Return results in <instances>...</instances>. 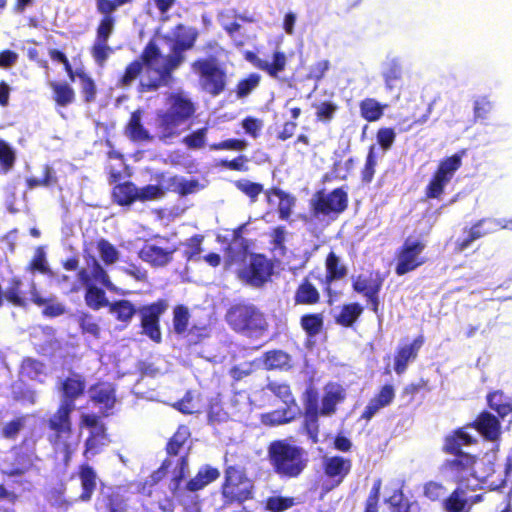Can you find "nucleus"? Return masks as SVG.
Segmentation results:
<instances>
[{
  "label": "nucleus",
  "mask_w": 512,
  "mask_h": 512,
  "mask_svg": "<svg viewBox=\"0 0 512 512\" xmlns=\"http://www.w3.org/2000/svg\"><path fill=\"white\" fill-rule=\"evenodd\" d=\"M220 492L225 505H241L254 497V484L244 467L226 465Z\"/></svg>",
  "instance_id": "423d86ee"
},
{
  "label": "nucleus",
  "mask_w": 512,
  "mask_h": 512,
  "mask_svg": "<svg viewBox=\"0 0 512 512\" xmlns=\"http://www.w3.org/2000/svg\"><path fill=\"white\" fill-rule=\"evenodd\" d=\"M478 457L471 453H460L443 463V468L448 471L457 483H463L468 475H474V467Z\"/></svg>",
  "instance_id": "6ab92c4d"
},
{
  "label": "nucleus",
  "mask_w": 512,
  "mask_h": 512,
  "mask_svg": "<svg viewBox=\"0 0 512 512\" xmlns=\"http://www.w3.org/2000/svg\"><path fill=\"white\" fill-rule=\"evenodd\" d=\"M319 415L320 414L303 413L301 431L308 436L312 444H317L319 442Z\"/></svg>",
  "instance_id": "e2e57ef3"
},
{
  "label": "nucleus",
  "mask_w": 512,
  "mask_h": 512,
  "mask_svg": "<svg viewBox=\"0 0 512 512\" xmlns=\"http://www.w3.org/2000/svg\"><path fill=\"white\" fill-rule=\"evenodd\" d=\"M225 321L234 332L249 337H261L269 329L264 312L248 301L230 305L225 314Z\"/></svg>",
  "instance_id": "39448f33"
},
{
  "label": "nucleus",
  "mask_w": 512,
  "mask_h": 512,
  "mask_svg": "<svg viewBox=\"0 0 512 512\" xmlns=\"http://www.w3.org/2000/svg\"><path fill=\"white\" fill-rule=\"evenodd\" d=\"M110 442L109 436L106 431H89V434L84 442V458L91 459L98 455L102 449Z\"/></svg>",
  "instance_id": "c9c22d12"
},
{
  "label": "nucleus",
  "mask_w": 512,
  "mask_h": 512,
  "mask_svg": "<svg viewBox=\"0 0 512 512\" xmlns=\"http://www.w3.org/2000/svg\"><path fill=\"white\" fill-rule=\"evenodd\" d=\"M203 241V235L194 234L189 239H187L185 243H183V245L186 247V249L183 252V257L185 258L186 262L201 260L200 254L203 251Z\"/></svg>",
  "instance_id": "bf43d9fd"
},
{
  "label": "nucleus",
  "mask_w": 512,
  "mask_h": 512,
  "mask_svg": "<svg viewBox=\"0 0 512 512\" xmlns=\"http://www.w3.org/2000/svg\"><path fill=\"white\" fill-rule=\"evenodd\" d=\"M161 57L159 46L154 40H150L143 48L139 58L125 67L122 76L119 78V85L129 87L142 74L144 66L151 69Z\"/></svg>",
  "instance_id": "2eb2a0df"
},
{
  "label": "nucleus",
  "mask_w": 512,
  "mask_h": 512,
  "mask_svg": "<svg viewBox=\"0 0 512 512\" xmlns=\"http://www.w3.org/2000/svg\"><path fill=\"white\" fill-rule=\"evenodd\" d=\"M381 76L384 88L392 101L398 102L405 88V67L399 57L388 58L382 66Z\"/></svg>",
  "instance_id": "dca6fc26"
},
{
  "label": "nucleus",
  "mask_w": 512,
  "mask_h": 512,
  "mask_svg": "<svg viewBox=\"0 0 512 512\" xmlns=\"http://www.w3.org/2000/svg\"><path fill=\"white\" fill-rule=\"evenodd\" d=\"M191 438V431L187 425H179L174 434L166 443L165 451L169 457L179 456L176 468L171 478L172 491L179 489L181 482L185 478L188 469V455L190 445H187Z\"/></svg>",
  "instance_id": "1a4fd4ad"
},
{
  "label": "nucleus",
  "mask_w": 512,
  "mask_h": 512,
  "mask_svg": "<svg viewBox=\"0 0 512 512\" xmlns=\"http://www.w3.org/2000/svg\"><path fill=\"white\" fill-rule=\"evenodd\" d=\"M113 201L119 206H128L137 201V187L131 181L115 185L112 189Z\"/></svg>",
  "instance_id": "ea45409f"
},
{
  "label": "nucleus",
  "mask_w": 512,
  "mask_h": 512,
  "mask_svg": "<svg viewBox=\"0 0 512 512\" xmlns=\"http://www.w3.org/2000/svg\"><path fill=\"white\" fill-rule=\"evenodd\" d=\"M245 59L250 62L254 67L264 71L272 78H278L279 74L286 68L287 57L283 51H274L272 55V62H267L257 56L253 51H246L244 54Z\"/></svg>",
  "instance_id": "4be33fe9"
},
{
  "label": "nucleus",
  "mask_w": 512,
  "mask_h": 512,
  "mask_svg": "<svg viewBox=\"0 0 512 512\" xmlns=\"http://www.w3.org/2000/svg\"><path fill=\"white\" fill-rule=\"evenodd\" d=\"M192 68L199 75L203 91L211 96H218L225 90L227 84L226 71L218 65L216 59H197L192 63Z\"/></svg>",
  "instance_id": "f8f14e48"
},
{
  "label": "nucleus",
  "mask_w": 512,
  "mask_h": 512,
  "mask_svg": "<svg viewBox=\"0 0 512 512\" xmlns=\"http://www.w3.org/2000/svg\"><path fill=\"white\" fill-rule=\"evenodd\" d=\"M266 370H287L291 368V356L282 350H269L262 356Z\"/></svg>",
  "instance_id": "79ce46f5"
},
{
  "label": "nucleus",
  "mask_w": 512,
  "mask_h": 512,
  "mask_svg": "<svg viewBox=\"0 0 512 512\" xmlns=\"http://www.w3.org/2000/svg\"><path fill=\"white\" fill-rule=\"evenodd\" d=\"M296 505L294 497L272 495L264 500V510L269 512H284Z\"/></svg>",
  "instance_id": "4d7b16f0"
},
{
  "label": "nucleus",
  "mask_w": 512,
  "mask_h": 512,
  "mask_svg": "<svg viewBox=\"0 0 512 512\" xmlns=\"http://www.w3.org/2000/svg\"><path fill=\"white\" fill-rule=\"evenodd\" d=\"M38 459L34 451H24L20 447H13L11 458L5 459L0 474L6 478H21L35 467Z\"/></svg>",
  "instance_id": "a211bd4d"
},
{
  "label": "nucleus",
  "mask_w": 512,
  "mask_h": 512,
  "mask_svg": "<svg viewBox=\"0 0 512 512\" xmlns=\"http://www.w3.org/2000/svg\"><path fill=\"white\" fill-rule=\"evenodd\" d=\"M50 88L53 92V100L56 106L67 107L74 103L76 93L73 87L67 82L51 81L49 83Z\"/></svg>",
  "instance_id": "a19ab883"
},
{
  "label": "nucleus",
  "mask_w": 512,
  "mask_h": 512,
  "mask_svg": "<svg viewBox=\"0 0 512 512\" xmlns=\"http://www.w3.org/2000/svg\"><path fill=\"white\" fill-rule=\"evenodd\" d=\"M62 399L58 406L75 410V401L85 392V380L78 374L69 376L61 384Z\"/></svg>",
  "instance_id": "b1692460"
},
{
  "label": "nucleus",
  "mask_w": 512,
  "mask_h": 512,
  "mask_svg": "<svg viewBox=\"0 0 512 512\" xmlns=\"http://www.w3.org/2000/svg\"><path fill=\"white\" fill-rule=\"evenodd\" d=\"M97 12L102 16L96 27L95 39L90 47V54L99 67H104L114 49L108 42L112 36L116 18L113 13L121 6L133 0H95Z\"/></svg>",
  "instance_id": "20e7f679"
},
{
  "label": "nucleus",
  "mask_w": 512,
  "mask_h": 512,
  "mask_svg": "<svg viewBox=\"0 0 512 512\" xmlns=\"http://www.w3.org/2000/svg\"><path fill=\"white\" fill-rule=\"evenodd\" d=\"M266 388L285 405L284 408L298 411L297 402L289 384L272 381L266 385Z\"/></svg>",
  "instance_id": "49530a36"
},
{
  "label": "nucleus",
  "mask_w": 512,
  "mask_h": 512,
  "mask_svg": "<svg viewBox=\"0 0 512 512\" xmlns=\"http://www.w3.org/2000/svg\"><path fill=\"white\" fill-rule=\"evenodd\" d=\"M98 501L106 512H127L126 499L118 492L103 494Z\"/></svg>",
  "instance_id": "5fc2aeb1"
},
{
  "label": "nucleus",
  "mask_w": 512,
  "mask_h": 512,
  "mask_svg": "<svg viewBox=\"0 0 512 512\" xmlns=\"http://www.w3.org/2000/svg\"><path fill=\"white\" fill-rule=\"evenodd\" d=\"M326 274L324 278L325 290L331 294V284L346 277L348 269L345 264L341 262L340 257L334 252L330 251L325 259Z\"/></svg>",
  "instance_id": "c756f323"
},
{
  "label": "nucleus",
  "mask_w": 512,
  "mask_h": 512,
  "mask_svg": "<svg viewBox=\"0 0 512 512\" xmlns=\"http://www.w3.org/2000/svg\"><path fill=\"white\" fill-rule=\"evenodd\" d=\"M30 300L37 306H44L42 310V314L45 317L54 318L65 313V307L55 301V298H43L39 294L36 284L34 282L31 283L30 287Z\"/></svg>",
  "instance_id": "473e14b6"
},
{
  "label": "nucleus",
  "mask_w": 512,
  "mask_h": 512,
  "mask_svg": "<svg viewBox=\"0 0 512 512\" xmlns=\"http://www.w3.org/2000/svg\"><path fill=\"white\" fill-rule=\"evenodd\" d=\"M476 443V439L465 432L464 428H457L446 435L443 440L442 452L448 455L465 453L463 447Z\"/></svg>",
  "instance_id": "bb28decb"
},
{
  "label": "nucleus",
  "mask_w": 512,
  "mask_h": 512,
  "mask_svg": "<svg viewBox=\"0 0 512 512\" xmlns=\"http://www.w3.org/2000/svg\"><path fill=\"white\" fill-rule=\"evenodd\" d=\"M109 311L115 315L119 322L129 323L134 315L138 313V308L131 301L121 299L110 303Z\"/></svg>",
  "instance_id": "3c124183"
},
{
  "label": "nucleus",
  "mask_w": 512,
  "mask_h": 512,
  "mask_svg": "<svg viewBox=\"0 0 512 512\" xmlns=\"http://www.w3.org/2000/svg\"><path fill=\"white\" fill-rule=\"evenodd\" d=\"M267 458L273 472L282 479L298 478L308 466L306 450L286 439L270 442Z\"/></svg>",
  "instance_id": "f03ea898"
},
{
  "label": "nucleus",
  "mask_w": 512,
  "mask_h": 512,
  "mask_svg": "<svg viewBox=\"0 0 512 512\" xmlns=\"http://www.w3.org/2000/svg\"><path fill=\"white\" fill-rule=\"evenodd\" d=\"M261 81V76L257 73H250L245 78L238 81L235 87V94L238 99L247 97L254 89H256Z\"/></svg>",
  "instance_id": "0e129e2a"
},
{
  "label": "nucleus",
  "mask_w": 512,
  "mask_h": 512,
  "mask_svg": "<svg viewBox=\"0 0 512 512\" xmlns=\"http://www.w3.org/2000/svg\"><path fill=\"white\" fill-rule=\"evenodd\" d=\"M364 312V307L358 302L344 304L335 316V322L342 327H352Z\"/></svg>",
  "instance_id": "4c0bfd02"
},
{
  "label": "nucleus",
  "mask_w": 512,
  "mask_h": 512,
  "mask_svg": "<svg viewBox=\"0 0 512 512\" xmlns=\"http://www.w3.org/2000/svg\"><path fill=\"white\" fill-rule=\"evenodd\" d=\"M91 400L102 405L105 409H112L116 402L115 389L111 383L99 382L90 389Z\"/></svg>",
  "instance_id": "72a5a7b5"
},
{
  "label": "nucleus",
  "mask_w": 512,
  "mask_h": 512,
  "mask_svg": "<svg viewBox=\"0 0 512 512\" xmlns=\"http://www.w3.org/2000/svg\"><path fill=\"white\" fill-rule=\"evenodd\" d=\"M274 273L273 262L264 254L252 253L237 271V277L253 288H262Z\"/></svg>",
  "instance_id": "9d476101"
},
{
  "label": "nucleus",
  "mask_w": 512,
  "mask_h": 512,
  "mask_svg": "<svg viewBox=\"0 0 512 512\" xmlns=\"http://www.w3.org/2000/svg\"><path fill=\"white\" fill-rule=\"evenodd\" d=\"M177 250L176 246L165 249L156 244H145L138 251V257L152 268H163L172 262Z\"/></svg>",
  "instance_id": "412c9836"
},
{
  "label": "nucleus",
  "mask_w": 512,
  "mask_h": 512,
  "mask_svg": "<svg viewBox=\"0 0 512 512\" xmlns=\"http://www.w3.org/2000/svg\"><path fill=\"white\" fill-rule=\"evenodd\" d=\"M77 476L80 481L81 492L74 501L67 502L68 505H72L76 502H90L97 489L98 475L96 470L89 463L83 462L78 466Z\"/></svg>",
  "instance_id": "aec40b11"
},
{
  "label": "nucleus",
  "mask_w": 512,
  "mask_h": 512,
  "mask_svg": "<svg viewBox=\"0 0 512 512\" xmlns=\"http://www.w3.org/2000/svg\"><path fill=\"white\" fill-rule=\"evenodd\" d=\"M77 323L83 335H88L94 339L100 338L101 328L93 315L82 312L77 316Z\"/></svg>",
  "instance_id": "13d9d810"
},
{
  "label": "nucleus",
  "mask_w": 512,
  "mask_h": 512,
  "mask_svg": "<svg viewBox=\"0 0 512 512\" xmlns=\"http://www.w3.org/2000/svg\"><path fill=\"white\" fill-rule=\"evenodd\" d=\"M387 104H382L374 98H364L359 103L360 115L367 122H376L384 114Z\"/></svg>",
  "instance_id": "a18cd8bd"
},
{
  "label": "nucleus",
  "mask_w": 512,
  "mask_h": 512,
  "mask_svg": "<svg viewBox=\"0 0 512 512\" xmlns=\"http://www.w3.org/2000/svg\"><path fill=\"white\" fill-rule=\"evenodd\" d=\"M169 308L168 300L159 298L154 302L141 305L138 308L141 334L148 337L154 343L162 342L160 319Z\"/></svg>",
  "instance_id": "4468645a"
},
{
  "label": "nucleus",
  "mask_w": 512,
  "mask_h": 512,
  "mask_svg": "<svg viewBox=\"0 0 512 512\" xmlns=\"http://www.w3.org/2000/svg\"><path fill=\"white\" fill-rule=\"evenodd\" d=\"M201 184L197 179H185L179 176H173L168 179L166 189L178 194L181 197L196 193L201 189Z\"/></svg>",
  "instance_id": "37998d69"
},
{
  "label": "nucleus",
  "mask_w": 512,
  "mask_h": 512,
  "mask_svg": "<svg viewBox=\"0 0 512 512\" xmlns=\"http://www.w3.org/2000/svg\"><path fill=\"white\" fill-rule=\"evenodd\" d=\"M142 114L141 109L131 112L129 120L124 126V134L132 142H150L153 140V136L142 124Z\"/></svg>",
  "instance_id": "c85d7f7f"
},
{
  "label": "nucleus",
  "mask_w": 512,
  "mask_h": 512,
  "mask_svg": "<svg viewBox=\"0 0 512 512\" xmlns=\"http://www.w3.org/2000/svg\"><path fill=\"white\" fill-rule=\"evenodd\" d=\"M219 476L220 472L217 468L207 465L199 469L197 474L186 483L185 489L190 492H197L218 479Z\"/></svg>",
  "instance_id": "f704fd0d"
},
{
  "label": "nucleus",
  "mask_w": 512,
  "mask_h": 512,
  "mask_svg": "<svg viewBox=\"0 0 512 512\" xmlns=\"http://www.w3.org/2000/svg\"><path fill=\"white\" fill-rule=\"evenodd\" d=\"M424 341V336L418 335L410 344L401 345L396 349L394 355V371L398 375L403 374L408 367V363L417 358Z\"/></svg>",
  "instance_id": "5701e85b"
},
{
  "label": "nucleus",
  "mask_w": 512,
  "mask_h": 512,
  "mask_svg": "<svg viewBox=\"0 0 512 512\" xmlns=\"http://www.w3.org/2000/svg\"><path fill=\"white\" fill-rule=\"evenodd\" d=\"M78 280L86 287L84 298L88 307L93 310H99L104 306H109L110 303L106 299L105 291L91 283L87 268H82L78 271Z\"/></svg>",
  "instance_id": "a878e982"
},
{
  "label": "nucleus",
  "mask_w": 512,
  "mask_h": 512,
  "mask_svg": "<svg viewBox=\"0 0 512 512\" xmlns=\"http://www.w3.org/2000/svg\"><path fill=\"white\" fill-rule=\"evenodd\" d=\"M463 490L456 488L444 501V509L447 512H462L466 505L467 499L463 498Z\"/></svg>",
  "instance_id": "774afa93"
},
{
  "label": "nucleus",
  "mask_w": 512,
  "mask_h": 512,
  "mask_svg": "<svg viewBox=\"0 0 512 512\" xmlns=\"http://www.w3.org/2000/svg\"><path fill=\"white\" fill-rule=\"evenodd\" d=\"M351 469L352 460L350 458L339 455L324 458L322 470L329 481L322 485V496L340 486L350 474Z\"/></svg>",
  "instance_id": "f3484780"
},
{
  "label": "nucleus",
  "mask_w": 512,
  "mask_h": 512,
  "mask_svg": "<svg viewBox=\"0 0 512 512\" xmlns=\"http://www.w3.org/2000/svg\"><path fill=\"white\" fill-rule=\"evenodd\" d=\"M19 375L25 379L42 383L41 377L47 375L46 364L33 357H24L19 365Z\"/></svg>",
  "instance_id": "2f4dec72"
},
{
  "label": "nucleus",
  "mask_w": 512,
  "mask_h": 512,
  "mask_svg": "<svg viewBox=\"0 0 512 512\" xmlns=\"http://www.w3.org/2000/svg\"><path fill=\"white\" fill-rule=\"evenodd\" d=\"M467 426L476 429L489 441H495L500 436V423L498 418L487 411L479 413L476 419Z\"/></svg>",
  "instance_id": "cd10ccee"
},
{
  "label": "nucleus",
  "mask_w": 512,
  "mask_h": 512,
  "mask_svg": "<svg viewBox=\"0 0 512 512\" xmlns=\"http://www.w3.org/2000/svg\"><path fill=\"white\" fill-rule=\"evenodd\" d=\"M27 417L19 415L4 424L1 436L7 440H15L26 425Z\"/></svg>",
  "instance_id": "69168bd1"
},
{
  "label": "nucleus",
  "mask_w": 512,
  "mask_h": 512,
  "mask_svg": "<svg viewBox=\"0 0 512 512\" xmlns=\"http://www.w3.org/2000/svg\"><path fill=\"white\" fill-rule=\"evenodd\" d=\"M345 398L346 391L340 385H334L326 390L322 398L320 408L321 415H331L335 413L337 404L343 402Z\"/></svg>",
  "instance_id": "58836bf2"
},
{
  "label": "nucleus",
  "mask_w": 512,
  "mask_h": 512,
  "mask_svg": "<svg viewBox=\"0 0 512 512\" xmlns=\"http://www.w3.org/2000/svg\"><path fill=\"white\" fill-rule=\"evenodd\" d=\"M78 79L81 84V95L83 101L87 104L96 100L97 87L93 78L84 70H79Z\"/></svg>",
  "instance_id": "052dcab7"
},
{
  "label": "nucleus",
  "mask_w": 512,
  "mask_h": 512,
  "mask_svg": "<svg viewBox=\"0 0 512 512\" xmlns=\"http://www.w3.org/2000/svg\"><path fill=\"white\" fill-rule=\"evenodd\" d=\"M207 418L211 425H218L229 419L222 403L218 399H211L208 403Z\"/></svg>",
  "instance_id": "338daca9"
},
{
  "label": "nucleus",
  "mask_w": 512,
  "mask_h": 512,
  "mask_svg": "<svg viewBox=\"0 0 512 512\" xmlns=\"http://www.w3.org/2000/svg\"><path fill=\"white\" fill-rule=\"evenodd\" d=\"M466 154L463 149L449 157L442 159L434 171L429 183L425 187L427 199H439L445 191L446 185L452 180L455 172L462 165V157Z\"/></svg>",
  "instance_id": "9b49d317"
},
{
  "label": "nucleus",
  "mask_w": 512,
  "mask_h": 512,
  "mask_svg": "<svg viewBox=\"0 0 512 512\" xmlns=\"http://www.w3.org/2000/svg\"><path fill=\"white\" fill-rule=\"evenodd\" d=\"M193 47L189 43L180 41L174 38V43L171 47V53L164 58L161 68L155 69L157 76L147 80H141L139 83L140 92L156 91L162 86H167L171 79L172 73L177 69L185 60L184 51L190 50Z\"/></svg>",
  "instance_id": "0eeeda50"
},
{
  "label": "nucleus",
  "mask_w": 512,
  "mask_h": 512,
  "mask_svg": "<svg viewBox=\"0 0 512 512\" xmlns=\"http://www.w3.org/2000/svg\"><path fill=\"white\" fill-rule=\"evenodd\" d=\"M425 248L424 241L420 239L412 240L410 237L406 238L395 252L396 275L403 276L424 265L427 262V258L423 256Z\"/></svg>",
  "instance_id": "ddd939ff"
},
{
  "label": "nucleus",
  "mask_w": 512,
  "mask_h": 512,
  "mask_svg": "<svg viewBox=\"0 0 512 512\" xmlns=\"http://www.w3.org/2000/svg\"><path fill=\"white\" fill-rule=\"evenodd\" d=\"M87 266V270L90 274L91 283L93 285L99 284L109 290L113 289V284L110 280L108 273L94 256L89 257V259L87 260Z\"/></svg>",
  "instance_id": "09e8293b"
},
{
  "label": "nucleus",
  "mask_w": 512,
  "mask_h": 512,
  "mask_svg": "<svg viewBox=\"0 0 512 512\" xmlns=\"http://www.w3.org/2000/svg\"><path fill=\"white\" fill-rule=\"evenodd\" d=\"M298 411L290 408L276 409L261 415V423L272 427L290 423L297 417Z\"/></svg>",
  "instance_id": "c03bdc74"
},
{
  "label": "nucleus",
  "mask_w": 512,
  "mask_h": 512,
  "mask_svg": "<svg viewBox=\"0 0 512 512\" xmlns=\"http://www.w3.org/2000/svg\"><path fill=\"white\" fill-rule=\"evenodd\" d=\"M486 223H492V220L483 218L476 221L471 227L465 228L464 233L467 235L456 240L455 250L458 252H463L468 249L476 240L492 233V229H483V226Z\"/></svg>",
  "instance_id": "7c9ffc66"
},
{
  "label": "nucleus",
  "mask_w": 512,
  "mask_h": 512,
  "mask_svg": "<svg viewBox=\"0 0 512 512\" xmlns=\"http://www.w3.org/2000/svg\"><path fill=\"white\" fill-rule=\"evenodd\" d=\"M4 299L15 307L27 306V299L22 291V280L19 277H12L9 280Z\"/></svg>",
  "instance_id": "603ef678"
},
{
  "label": "nucleus",
  "mask_w": 512,
  "mask_h": 512,
  "mask_svg": "<svg viewBox=\"0 0 512 512\" xmlns=\"http://www.w3.org/2000/svg\"><path fill=\"white\" fill-rule=\"evenodd\" d=\"M349 205L348 187H337L330 192L318 190L310 201L311 213L314 217L338 218Z\"/></svg>",
  "instance_id": "6e6552de"
},
{
  "label": "nucleus",
  "mask_w": 512,
  "mask_h": 512,
  "mask_svg": "<svg viewBox=\"0 0 512 512\" xmlns=\"http://www.w3.org/2000/svg\"><path fill=\"white\" fill-rule=\"evenodd\" d=\"M190 313L189 309L183 305L178 304L173 309V329L177 335H183L189 325Z\"/></svg>",
  "instance_id": "680f3d73"
},
{
  "label": "nucleus",
  "mask_w": 512,
  "mask_h": 512,
  "mask_svg": "<svg viewBox=\"0 0 512 512\" xmlns=\"http://www.w3.org/2000/svg\"><path fill=\"white\" fill-rule=\"evenodd\" d=\"M268 196L274 195L278 197V216L281 220H288L295 204V198L280 188L274 187L267 191Z\"/></svg>",
  "instance_id": "864d4df0"
},
{
  "label": "nucleus",
  "mask_w": 512,
  "mask_h": 512,
  "mask_svg": "<svg viewBox=\"0 0 512 512\" xmlns=\"http://www.w3.org/2000/svg\"><path fill=\"white\" fill-rule=\"evenodd\" d=\"M167 109L155 116L156 137L166 141L179 135L178 127L189 121L196 112L194 102L183 93H171L167 97Z\"/></svg>",
  "instance_id": "7ed1b4c3"
},
{
  "label": "nucleus",
  "mask_w": 512,
  "mask_h": 512,
  "mask_svg": "<svg viewBox=\"0 0 512 512\" xmlns=\"http://www.w3.org/2000/svg\"><path fill=\"white\" fill-rule=\"evenodd\" d=\"M69 407L58 406L45 421L48 430L47 441L55 454H61L62 466L67 469L76 452L78 442L71 441L74 435L72 413Z\"/></svg>",
  "instance_id": "f257e3e1"
},
{
  "label": "nucleus",
  "mask_w": 512,
  "mask_h": 512,
  "mask_svg": "<svg viewBox=\"0 0 512 512\" xmlns=\"http://www.w3.org/2000/svg\"><path fill=\"white\" fill-rule=\"evenodd\" d=\"M300 326L308 338H315L324 328L322 313H306L300 317Z\"/></svg>",
  "instance_id": "8fccbe9b"
},
{
  "label": "nucleus",
  "mask_w": 512,
  "mask_h": 512,
  "mask_svg": "<svg viewBox=\"0 0 512 512\" xmlns=\"http://www.w3.org/2000/svg\"><path fill=\"white\" fill-rule=\"evenodd\" d=\"M385 281V275L379 270H371L367 274H359L352 280L354 292L366 296L380 292Z\"/></svg>",
  "instance_id": "393cba45"
},
{
  "label": "nucleus",
  "mask_w": 512,
  "mask_h": 512,
  "mask_svg": "<svg viewBox=\"0 0 512 512\" xmlns=\"http://www.w3.org/2000/svg\"><path fill=\"white\" fill-rule=\"evenodd\" d=\"M16 159L15 149L8 142L0 139V173H9L14 168Z\"/></svg>",
  "instance_id": "6e6d98bb"
},
{
  "label": "nucleus",
  "mask_w": 512,
  "mask_h": 512,
  "mask_svg": "<svg viewBox=\"0 0 512 512\" xmlns=\"http://www.w3.org/2000/svg\"><path fill=\"white\" fill-rule=\"evenodd\" d=\"M320 301V293L317 288L304 278L298 285L294 294V303L296 305H315Z\"/></svg>",
  "instance_id": "e433bc0d"
},
{
  "label": "nucleus",
  "mask_w": 512,
  "mask_h": 512,
  "mask_svg": "<svg viewBox=\"0 0 512 512\" xmlns=\"http://www.w3.org/2000/svg\"><path fill=\"white\" fill-rule=\"evenodd\" d=\"M488 406L494 410L499 417L504 418L512 414V400L505 396L503 391L496 390L486 397Z\"/></svg>",
  "instance_id": "de8ad7c7"
}]
</instances>
